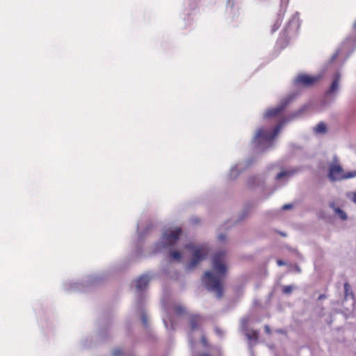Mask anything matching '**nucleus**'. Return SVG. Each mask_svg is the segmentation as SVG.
<instances>
[{"mask_svg": "<svg viewBox=\"0 0 356 356\" xmlns=\"http://www.w3.org/2000/svg\"><path fill=\"white\" fill-rule=\"evenodd\" d=\"M225 258V253L224 252L216 253L212 259V266L217 274L207 271L202 277V282L206 289L211 293H214L218 298H220L223 296L222 280L227 270V268L223 264Z\"/></svg>", "mask_w": 356, "mask_h": 356, "instance_id": "f257e3e1", "label": "nucleus"}, {"mask_svg": "<svg viewBox=\"0 0 356 356\" xmlns=\"http://www.w3.org/2000/svg\"><path fill=\"white\" fill-rule=\"evenodd\" d=\"M287 122L286 119L282 120L273 129L262 127L258 129L252 140L254 149L263 152L270 149L274 145V138Z\"/></svg>", "mask_w": 356, "mask_h": 356, "instance_id": "f03ea898", "label": "nucleus"}, {"mask_svg": "<svg viewBox=\"0 0 356 356\" xmlns=\"http://www.w3.org/2000/svg\"><path fill=\"white\" fill-rule=\"evenodd\" d=\"M185 248L191 252V260L186 266V270H193L197 264L207 258L209 253V248L207 244L188 243L185 245Z\"/></svg>", "mask_w": 356, "mask_h": 356, "instance_id": "7ed1b4c3", "label": "nucleus"}, {"mask_svg": "<svg viewBox=\"0 0 356 356\" xmlns=\"http://www.w3.org/2000/svg\"><path fill=\"white\" fill-rule=\"evenodd\" d=\"M181 234V229L180 228H175L173 230L165 232L161 241L156 245V251L172 248L179 240Z\"/></svg>", "mask_w": 356, "mask_h": 356, "instance_id": "20e7f679", "label": "nucleus"}, {"mask_svg": "<svg viewBox=\"0 0 356 356\" xmlns=\"http://www.w3.org/2000/svg\"><path fill=\"white\" fill-rule=\"evenodd\" d=\"M297 95V93H291L289 95L282 100L278 106L267 110L264 113V117L266 119L276 117L286 108V107L296 97Z\"/></svg>", "mask_w": 356, "mask_h": 356, "instance_id": "39448f33", "label": "nucleus"}, {"mask_svg": "<svg viewBox=\"0 0 356 356\" xmlns=\"http://www.w3.org/2000/svg\"><path fill=\"white\" fill-rule=\"evenodd\" d=\"M249 319L243 318L241 321V330L249 341V346H254L259 339V331L248 327Z\"/></svg>", "mask_w": 356, "mask_h": 356, "instance_id": "423d86ee", "label": "nucleus"}, {"mask_svg": "<svg viewBox=\"0 0 356 356\" xmlns=\"http://www.w3.org/2000/svg\"><path fill=\"white\" fill-rule=\"evenodd\" d=\"M343 170L339 163L338 158L335 155L333 157V163L329 165L328 177L331 181L343 179Z\"/></svg>", "mask_w": 356, "mask_h": 356, "instance_id": "0eeeda50", "label": "nucleus"}, {"mask_svg": "<svg viewBox=\"0 0 356 356\" xmlns=\"http://www.w3.org/2000/svg\"><path fill=\"white\" fill-rule=\"evenodd\" d=\"M321 79V76H309L307 74H300L294 80V84L299 87H309L313 86Z\"/></svg>", "mask_w": 356, "mask_h": 356, "instance_id": "6e6552de", "label": "nucleus"}, {"mask_svg": "<svg viewBox=\"0 0 356 356\" xmlns=\"http://www.w3.org/2000/svg\"><path fill=\"white\" fill-rule=\"evenodd\" d=\"M300 22L299 19V13H296L289 21L286 27L284 29V33L286 35L296 33L299 29Z\"/></svg>", "mask_w": 356, "mask_h": 356, "instance_id": "1a4fd4ad", "label": "nucleus"}, {"mask_svg": "<svg viewBox=\"0 0 356 356\" xmlns=\"http://www.w3.org/2000/svg\"><path fill=\"white\" fill-rule=\"evenodd\" d=\"M343 286H344V304L346 305V304H348V302H350V303L353 305L352 309L348 308V307H346V309L348 311L352 310L353 312H354L355 310H356V307H355V296H354V293L352 290V288L348 282L344 283Z\"/></svg>", "mask_w": 356, "mask_h": 356, "instance_id": "9d476101", "label": "nucleus"}, {"mask_svg": "<svg viewBox=\"0 0 356 356\" xmlns=\"http://www.w3.org/2000/svg\"><path fill=\"white\" fill-rule=\"evenodd\" d=\"M288 2L289 0H281L280 10L277 14V18L272 27L271 31L273 33L276 31L280 28L286 10Z\"/></svg>", "mask_w": 356, "mask_h": 356, "instance_id": "9b49d317", "label": "nucleus"}, {"mask_svg": "<svg viewBox=\"0 0 356 356\" xmlns=\"http://www.w3.org/2000/svg\"><path fill=\"white\" fill-rule=\"evenodd\" d=\"M250 165L249 163L247 162H242L239 163L235 166H233L229 174V177L231 179H234L238 177V175L240 174V172L245 170L248 165Z\"/></svg>", "mask_w": 356, "mask_h": 356, "instance_id": "f8f14e48", "label": "nucleus"}, {"mask_svg": "<svg viewBox=\"0 0 356 356\" xmlns=\"http://www.w3.org/2000/svg\"><path fill=\"white\" fill-rule=\"evenodd\" d=\"M150 281V277L148 275H143L139 277L136 281V289L138 293L143 292L145 291Z\"/></svg>", "mask_w": 356, "mask_h": 356, "instance_id": "ddd939ff", "label": "nucleus"}, {"mask_svg": "<svg viewBox=\"0 0 356 356\" xmlns=\"http://www.w3.org/2000/svg\"><path fill=\"white\" fill-rule=\"evenodd\" d=\"M64 289L65 291H85V285L83 283L67 282L64 284Z\"/></svg>", "mask_w": 356, "mask_h": 356, "instance_id": "4468645a", "label": "nucleus"}, {"mask_svg": "<svg viewBox=\"0 0 356 356\" xmlns=\"http://www.w3.org/2000/svg\"><path fill=\"white\" fill-rule=\"evenodd\" d=\"M340 74L339 72H337L334 74V80L330 87V88L326 92L327 95H330L332 94H334L337 92L339 88V81H340Z\"/></svg>", "mask_w": 356, "mask_h": 356, "instance_id": "2eb2a0df", "label": "nucleus"}, {"mask_svg": "<svg viewBox=\"0 0 356 356\" xmlns=\"http://www.w3.org/2000/svg\"><path fill=\"white\" fill-rule=\"evenodd\" d=\"M298 172V169H292L289 170H284L278 173L276 176L277 180L284 179V181H287L289 178L293 176L296 173Z\"/></svg>", "mask_w": 356, "mask_h": 356, "instance_id": "dca6fc26", "label": "nucleus"}, {"mask_svg": "<svg viewBox=\"0 0 356 356\" xmlns=\"http://www.w3.org/2000/svg\"><path fill=\"white\" fill-rule=\"evenodd\" d=\"M167 309H169L171 312H186L185 307L179 302H173L170 307L167 308Z\"/></svg>", "mask_w": 356, "mask_h": 356, "instance_id": "f3484780", "label": "nucleus"}, {"mask_svg": "<svg viewBox=\"0 0 356 356\" xmlns=\"http://www.w3.org/2000/svg\"><path fill=\"white\" fill-rule=\"evenodd\" d=\"M327 131V126L323 122H321L314 128L316 134H325Z\"/></svg>", "mask_w": 356, "mask_h": 356, "instance_id": "a211bd4d", "label": "nucleus"}, {"mask_svg": "<svg viewBox=\"0 0 356 356\" xmlns=\"http://www.w3.org/2000/svg\"><path fill=\"white\" fill-rule=\"evenodd\" d=\"M297 289V286L293 284L284 285L282 287V292L283 294L289 296L292 293L294 289Z\"/></svg>", "mask_w": 356, "mask_h": 356, "instance_id": "6ab92c4d", "label": "nucleus"}, {"mask_svg": "<svg viewBox=\"0 0 356 356\" xmlns=\"http://www.w3.org/2000/svg\"><path fill=\"white\" fill-rule=\"evenodd\" d=\"M198 319H199L198 316H194L191 318V321H190V325H191V327L192 330H195L197 329Z\"/></svg>", "mask_w": 356, "mask_h": 356, "instance_id": "aec40b11", "label": "nucleus"}, {"mask_svg": "<svg viewBox=\"0 0 356 356\" xmlns=\"http://www.w3.org/2000/svg\"><path fill=\"white\" fill-rule=\"evenodd\" d=\"M331 207L334 208V211L339 214V217L342 219V220H346L347 219V215L346 213L343 211L341 210V209L337 207V208H334V204H331Z\"/></svg>", "mask_w": 356, "mask_h": 356, "instance_id": "412c9836", "label": "nucleus"}, {"mask_svg": "<svg viewBox=\"0 0 356 356\" xmlns=\"http://www.w3.org/2000/svg\"><path fill=\"white\" fill-rule=\"evenodd\" d=\"M170 256L172 259H175L177 261H179L182 257L181 252H179V251L171 252L170 254Z\"/></svg>", "mask_w": 356, "mask_h": 356, "instance_id": "4be33fe9", "label": "nucleus"}, {"mask_svg": "<svg viewBox=\"0 0 356 356\" xmlns=\"http://www.w3.org/2000/svg\"><path fill=\"white\" fill-rule=\"evenodd\" d=\"M356 177V170L343 172V179H347L350 178H353Z\"/></svg>", "mask_w": 356, "mask_h": 356, "instance_id": "5701e85b", "label": "nucleus"}, {"mask_svg": "<svg viewBox=\"0 0 356 356\" xmlns=\"http://www.w3.org/2000/svg\"><path fill=\"white\" fill-rule=\"evenodd\" d=\"M215 333L220 337H222L224 335L223 331L218 327H215L214 328Z\"/></svg>", "mask_w": 356, "mask_h": 356, "instance_id": "b1692460", "label": "nucleus"}, {"mask_svg": "<svg viewBox=\"0 0 356 356\" xmlns=\"http://www.w3.org/2000/svg\"><path fill=\"white\" fill-rule=\"evenodd\" d=\"M141 319H142V323H143L144 327H148L147 317L145 313L142 315Z\"/></svg>", "mask_w": 356, "mask_h": 356, "instance_id": "393cba45", "label": "nucleus"}, {"mask_svg": "<svg viewBox=\"0 0 356 356\" xmlns=\"http://www.w3.org/2000/svg\"><path fill=\"white\" fill-rule=\"evenodd\" d=\"M122 351L120 348H115L112 352V356H121Z\"/></svg>", "mask_w": 356, "mask_h": 356, "instance_id": "a878e982", "label": "nucleus"}, {"mask_svg": "<svg viewBox=\"0 0 356 356\" xmlns=\"http://www.w3.org/2000/svg\"><path fill=\"white\" fill-rule=\"evenodd\" d=\"M264 331H265V332L267 334H271V329H270V326L268 325H264Z\"/></svg>", "mask_w": 356, "mask_h": 356, "instance_id": "bb28decb", "label": "nucleus"}, {"mask_svg": "<svg viewBox=\"0 0 356 356\" xmlns=\"http://www.w3.org/2000/svg\"><path fill=\"white\" fill-rule=\"evenodd\" d=\"M276 332H277L279 334H286V333H287L286 330H285L284 329H277L276 330Z\"/></svg>", "mask_w": 356, "mask_h": 356, "instance_id": "cd10ccee", "label": "nucleus"}, {"mask_svg": "<svg viewBox=\"0 0 356 356\" xmlns=\"http://www.w3.org/2000/svg\"><path fill=\"white\" fill-rule=\"evenodd\" d=\"M327 298V296L325 294H321L318 297V301H321L323 300H325Z\"/></svg>", "mask_w": 356, "mask_h": 356, "instance_id": "c85d7f7f", "label": "nucleus"}, {"mask_svg": "<svg viewBox=\"0 0 356 356\" xmlns=\"http://www.w3.org/2000/svg\"><path fill=\"white\" fill-rule=\"evenodd\" d=\"M291 207H292V204H284V205L282 207V209H283V210H286V209H291Z\"/></svg>", "mask_w": 356, "mask_h": 356, "instance_id": "c756f323", "label": "nucleus"}, {"mask_svg": "<svg viewBox=\"0 0 356 356\" xmlns=\"http://www.w3.org/2000/svg\"><path fill=\"white\" fill-rule=\"evenodd\" d=\"M277 265H278V266H284V265L286 264V263H285L284 261L281 260V259H278V260L277 261Z\"/></svg>", "mask_w": 356, "mask_h": 356, "instance_id": "7c9ffc66", "label": "nucleus"}, {"mask_svg": "<svg viewBox=\"0 0 356 356\" xmlns=\"http://www.w3.org/2000/svg\"><path fill=\"white\" fill-rule=\"evenodd\" d=\"M140 225L139 224H138V225H137V231L138 232L139 237L142 238L143 236V234L139 232H140Z\"/></svg>", "mask_w": 356, "mask_h": 356, "instance_id": "2f4dec72", "label": "nucleus"}, {"mask_svg": "<svg viewBox=\"0 0 356 356\" xmlns=\"http://www.w3.org/2000/svg\"><path fill=\"white\" fill-rule=\"evenodd\" d=\"M218 239H219L220 241H224V240L225 239V235H223V234H220V235L218 236Z\"/></svg>", "mask_w": 356, "mask_h": 356, "instance_id": "473e14b6", "label": "nucleus"}, {"mask_svg": "<svg viewBox=\"0 0 356 356\" xmlns=\"http://www.w3.org/2000/svg\"><path fill=\"white\" fill-rule=\"evenodd\" d=\"M337 56H338V52H336L335 54H334L331 58V61L334 60L336 59V58L337 57Z\"/></svg>", "mask_w": 356, "mask_h": 356, "instance_id": "72a5a7b5", "label": "nucleus"}, {"mask_svg": "<svg viewBox=\"0 0 356 356\" xmlns=\"http://www.w3.org/2000/svg\"><path fill=\"white\" fill-rule=\"evenodd\" d=\"M202 341L203 344L204 346H207V340H206L205 337H203L202 339Z\"/></svg>", "mask_w": 356, "mask_h": 356, "instance_id": "f704fd0d", "label": "nucleus"}, {"mask_svg": "<svg viewBox=\"0 0 356 356\" xmlns=\"http://www.w3.org/2000/svg\"><path fill=\"white\" fill-rule=\"evenodd\" d=\"M353 201L356 203V193L353 195Z\"/></svg>", "mask_w": 356, "mask_h": 356, "instance_id": "c9c22d12", "label": "nucleus"}, {"mask_svg": "<svg viewBox=\"0 0 356 356\" xmlns=\"http://www.w3.org/2000/svg\"><path fill=\"white\" fill-rule=\"evenodd\" d=\"M97 277H95V278H92L90 282H95L97 281Z\"/></svg>", "mask_w": 356, "mask_h": 356, "instance_id": "e433bc0d", "label": "nucleus"}, {"mask_svg": "<svg viewBox=\"0 0 356 356\" xmlns=\"http://www.w3.org/2000/svg\"><path fill=\"white\" fill-rule=\"evenodd\" d=\"M197 356H211V355H209V354L204 353V354L199 355Z\"/></svg>", "mask_w": 356, "mask_h": 356, "instance_id": "4c0bfd02", "label": "nucleus"}, {"mask_svg": "<svg viewBox=\"0 0 356 356\" xmlns=\"http://www.w3.org/2000/svg\"><path fill=\"white\" fill-rule=\"evenodd\" d=\"M282 41V38H280L278 40H277V44H280Z\"/></svg>", "mask_w": 356, "mask_h": 356, "instance_id": "58836bf2", "label": "nucleus"}, {"mask_svg": "<svg viewBox=\"0 0 356 356\" xmlns=\"http://www.w3.org/2000/svg\"><path fill=\"white\" fill-rule=\"evenodd\" d=\"M353 28H354V29H356V22H355L354 23V24H353Z\"/></svg>", "mask_w": 356, "mask_h": 356, "instance_id": "ea45409f", "label": "nucleus"}]
</instances>
